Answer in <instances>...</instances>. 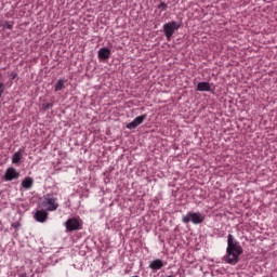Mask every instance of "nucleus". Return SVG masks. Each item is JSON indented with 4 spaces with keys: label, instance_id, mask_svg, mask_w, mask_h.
<instances>
[{
    "label": "nucleus",
    "instance_id": "10",
    "mask_svg": "<svg viewBox=\"0 0 277 277\" xmlns=\"http://www.w3.org/2000/svg\"><path fill=\"white\" fill-rule=\"evenodd\" d=\"M4 77H9V80L5 82L6 88H12L14 79H18V74L16 71H5Z\"/></svg>",
    "mask_w": 277,
    "mask_h": 277
},
{
    "label": "nucleus",
    "instance_id": "12",
    "mask_svg": "<svg viewBox=\"0 0 277 277\" xmlns=\"http://www.w3.org/2000/svg\"><path fill=\"white\" fill-rule=\"evenodd\" d=\"M197 92H211V84L209 82H198Z\"/></svg>",
    "mask_w": 277,
    "mask_h": 277
},
{
    "label": "nucleus",
    "instance_id": "18",
    "mask_svg": "<svg viewBox=\"0 0 277 277\" xmlns=\"http://www.w3.org/2000/svg\"><path fill=\"white\" fill-rule=\"evenodd\" d=\"M0 79H1V83H3L5 85V83H8V81H10V77H5V72L0 74Z\"/></svg>",
    "mask_w": 277,
    "mask_h": 277
},
{
    "label": "nucleus",
    "instance_id": "11",
    "mask_svg": "<svg viewBox=\"0 0 277 277\" xmlns=\"http://www.w3.org/2000/svg\"><path fill=\"white\" fill-rule=\"evenodd\" d=\"M109 55H111V50L108 48H101L97 52L98 60H109Z\"/></svg>",
    "mask_w": 277,
    "mask_h": 277
},
{
    "label": "nucleus",
    "instance_id": "2",
    "mask_svg": "<svg viewBox=\"0 0 277 277\" xmlns=\"http://www.w3.org/2000/svg\"><path fill=\"white\" fill-rule=\"evenodd\" d=\"M205 214L201 212L189 211L182 216V222L183 224H189V222H192V224L198 225L205 222Z\"/></svg>",
    "mask_w": 277,
    "mask_h": 277
},
{
    "label": "nucleus",
    "instance_id": "21",
    "mask_svg": "<svg viewBox=\"0 0 277 277\" xmlns=\"http://www.w3.org/2000/svg\"><path fill=\"white\" fill-rule=\"evenodd\" d=\"M12 228H15V229L21 228V224L19 223H13Z\"/></svg>",
    "mask_w": 277,
    "mask_h": 277
},
{
    "label": "nucleus",
    "instance_id": "3",
    "mask_svg": "<svg viewBox=\"0 0 277 277\" xmlns=\"http://www.w3.org/2000/svg\"><path fill=\"white\" fill-rule=\"evenodd\" d=\"M42 207L45 211H57L60 203L57 202V197L53 194H47L43 197Z\"/></svg>",
    "mask_w": 277,
    "mask_h": 277
},
{
    "label": "nucleus",
    "instance_id": "17",
    "mask_svg": "<svg viewBox=\"0 0 277 277\" xmlns=\"http://www.w3.org/2000/svg\"><path fill=\"white\" fill-rule=\"evenodd\" d=\"M158 10H161V12H166L168 10V4L166 2H160L157 5Z\"/></svg>",
    "mask_w": 277,
    "mask_h": 277
},
{
    "label": "nucleus",
    "instance_id": "8",
    "mask_svg": "<svg viewBox=\"0 0 277 277\" xmlns=\"http://www.w3.org/2000/svg\"><path fill=\"white\" fill-rule=\"evenodd\" d=\"M65 226L67 230H79L81 228V223L77 219H69L66 221Z\"/></svg>",
    "mask_w": 277,
    "mask_h": 277
},
{
    "label": "nucleus",
    "instance_id": "4",
    "mask_svg": "<svg viewBox=\"0 0 277 277\" xmlns=\"http://www.w3.org/2000/svg\"><path fill=\"white\" fill-rule=\"evenodd\" d=\"M162 29L167 40H171L172 36H174V31H179V29H181V22L172 21L163 24Z\"/></svg>",
    "mask_w": 277,
    "mask_h": 277
},
{
    "label": "nucleus",
    "instance_id": "22",
    "mask_svg": "<svg viewBox=\"0 0 277 277\" xmlns=\"http://www.w3.org/2000/svg\"><path fill=\"white\" fill-rule=\"evenodd\" d=\"M18 277H27V273H22L18 275Z\"/></svg>",
    "mask_w": 277,
    "mask_h": 277
},
{
    "label": "nucleus",
    "instance_id": "19",
    "mask_svg": "<svg viewBox=\"0 0 277 277\" xmlns=\"http://www.w3.org/2000/svg\"><path fill=\"white\" fill-rule=\"evenodd\" d=\"M5 88H8V85H5L3 82L0 81V98L3 96V92H5Z\"/></svg>",
    "mask_w": 277,
    "mask_h": 277
},
{
    "label": "nucleus",
    "instance_id": "20",
    "mask_svg": "<svg viewBox=\"0 0 277 277\" xmlns=\"http://www.w3.org/2000/svg\"><path fill=\"white\" fill-rule=\"evenodd\" d=\"M52 107H53V104L48 103V104H45V105L43 106V109H44V111H47V110L51 109Z\"/></svg>",
    "mask_w": 277,
    "mask_h": 277
},
{
    "label": "nucleus",
    "instance_id": "9",
    "mask_svg": "<svg viewBox=\"0 0 277 277\" xmlns=\"http://www.w3.org/2000/svg\"><path fill=\"white\" fill-rule=\"evenodd\" d=\"M162 267H166V263H163L161 259L149 262V269H153V272H159Z\"/></svg>",
    "mask_w": 277,
    "mask_h": 277
},
{
    "label": "nucleus",
    "instance_id": "5",
    "mask_svg": "<svg viewBox=\"0 0 277 277\" xmlns=\"http://www.w3.org/2000/svg\"><path fill=\"white\" fill-rule=\"evenodd\" d=\"M21 176V173L16 171L14 167H9L3 175V181L10 182V181H16Z\"/></svg>",
    "mask_w": 277,
    "mask_h": 277
},
{
    "label": "nucleus",
    "instance_id": "1",
    "mask_svg": "<svg viewBox=\"0 0 277 277\" xmlns=\"http://www.w3.org/2000/svg\"><path fill=\"white\" fill-rule=\"evenodd\" d=\"M241 254H243V248L241 247V243L235 239L233 234H228L226 253L223 256L224 263H227V265H237Z\"/></svg>",
    "mask_w": 277,
    "mask_h": 277
},
{
    "label": "nucleus",
    "instance_id": "13",
    "mask_svg": "<svg viewBox=\"0 0 277 277\" xmlns=\"http://www.w3.org/2000/svg\"><path fill=\"white\" fill-rule=\"evenodd\" d=\"M25 149L21 148L18 151H15L12 157V163H21V159H23V153Z\"/></svg>",
    "mask_w": 277,
    "mask_h": 277
},
{
    "label": "nucleus",
    "instance_id": "14",
    "mask_svg": "<svg viewBox=\"0 0 277 277\" xmlns=\"http://www.w3.org/2000/svg\"><path fill=\"white\" fill-rule=\"evenodd\" d=\"M23 189H31L34 187V179L32 177H25L21 183Z\"/></svg>",
    "mask_w": 277,
    "mask_h": 277
},
{
    "label": "nucleus",
    "instance_id": "16",
    "mask_svg": "<svg viewBox=\"0 0 277 277\" xmlns=\"http://www.w3.org/2000/svg\"><path fill=\"white\" fill-rule=\"evenodd\" d=\"M1 27L3 29H13L14 28V22H4Z\"/></svg>",
    "mask_w": 277,
    "mask_h": 277
},
{
    "label": "nucleus",
    "instance_id": "15",
    "mask_svg": "<svg viewBox=\"0 0 277 277\" xmlns=\"http://www.w3.org/2000/svg\"><path fill=\"white\" fill-rule=\"evenodd\" d=\"M64 88H66V79L65 78H60L56 81V84L54 85V90L56 92H60V91L64 90Z\"/></svg>",
    "mask_w": 277,
    "mask_h": 277
},
{
    "label": "nucleus",
    "instance_id": "7",
    "mask_svg": "<svg viewBox=\"0 0 277 277\" xmlns=\"http://www.w3.org/2000/svg\"><path fill=\"white\" fill-rule=\"evenodd\" d=\"M36 222L44 224L49 220V212L47 210H37L34 215Z\"/></svg>",
    "mask_w": 277,
    "mask_h": 277
},
{
    "label": "nucleus",
    "instance_id": "6",
    "mask_svg": "<svg viewBox=\"0 0 277 277\" xmlns=\"http://www.w3.org/2000/svg\"><path fill=\"white\" fill-rule=\"evenodd\" d=\"M145 120H146V115L137 116L136 118L133 119L132 122L128 123L126 128L129 129L130 131L133 129H137V127H140V124H142Z\"/></svg>",
    "mask_w": 277,
    "mask_h": 277
}]
</instances>
